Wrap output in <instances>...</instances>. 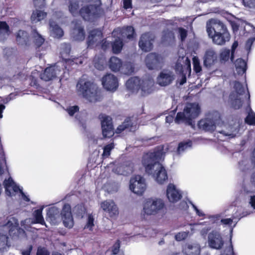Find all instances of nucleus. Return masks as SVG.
Listing matches in <instances>:
<instances>
[{
	"instance_id": "obj_47",
	"label": "nucleus",
	"mask_w": 255,
	"mask_h": 255,
	"mask_svg": "<svg viewBox=\"0 0 255 255\" xmlns=\"http://www.w3.org/2000/svg\"><path fill=\"white\" fill-rule=\"evenodd\" d=\"M189 232H180L175 235L176 241L180 242L186 239L188 236Z\"/></svg>"
},
{
	"instance_id": "obj_31",
	"label": "nucleus",
	"mask_w": 255,
	"mask_h": 255,
	"mask_svg": "<svg viewBox=\"0 0 255 255\" xmlns=\"http://www.w3.org/2000/svg\"><path fill=\"white\" fill-rule=\"evenodd\" d=\"M49 25V29L51 36L56 38H59L63 36V30L54 21H50Z\"/></svg>"
},
{
	"instance_id": "obj_12",
	"label": "nucleus",
	"mask_w": 255,
	"mask_h": 255,
	"mask_svg": "<svg viewBox=\"0 0 255 255\" xmlns=\"http://www.w3.org/2000/svg\"><path fill=\"white\" fill-rule=\"evenodd\" d=\"M175 76L173 72L169 70H162L157 78V83L161 86H166L172 83Z\"/></svg>"
},
{
	"instance_id": "obj_44",
	"label": "nucleus",
	"mask_w": 255,
	"mask_h": 255,
	"mask_svg": "<svg viewBox=\"0 0 255 255\" xmlns=\"http://www.w3.org/2000/svg\"><path fill=\"white\" fill-rule=\"evenodd\" d=\"M122 68L123 73L126 74H130L133 72L134 70L133 65L130 63H126L125 64H123Z\"/></svg>"
},
{
	"instance_id": "obj_3",
	"label": "nucleus",
	"mask_w": 255,
	"mask_h": 255,
	"mask_svg": "<svg viewBox=\"0 0 255 255\" xmlns=\"http://www.w3.org/2000/svg\"><path fill=\"white\" fill-rule=\"evenodd\" d=\"M78 93L90 102H96L102 99V95L97 85L83 79L79 80L77 84Z\"/></svg>"
},
{
	"instance_id": "obj_62",
	"label": "nucleus",
	"mask_w": 255,
	"mask_h": 255,
	"mask_svg": "<svg viewBox=\"0 0 255 255\" xmlns=\"http://www.w3.org/2000/svg\"><path fill=\"white\" fill-rule=\"evenodd\" d=\"M255 40V38H251L248 40L246 44V47L247 50L250 49L251 46Z\"/></svg>"
},
{
	"instance_id": "obj_53",
	"label": "nucleus",
	"mask_w": 255,
	"mask_h": 255,
	"mask_svg": "<svg viewBox=\"0 0 255 255\" xmlns=\"http://www.w3.org/2000/svg\"><path fill=\"white\" fill-rule=\"evenodd\" d=\"M8 26L5 22H0V34H8Z\"/></svg>"
},
{
	"instance_id": "obj_15",
	"label": "nucleus",
	"mask_w": 255,
	"mask_h": 255,
	"mask_svg": "<svg viewBox=\"0 0 255 255\" xmlns=\"http://www.w3.org/2000/svg\"><path fill=\"white\" fill-rule=\"evenodd\" d=\"M154 36L149 33L143 34L138 42L139 47L143 51H149L152 48Z\"/></svg>"
},
{
	"instance_id": "obj_55",
	"label": "nucleus",
	"mask_w": 255,
	"mask_h": 255,
	"mask_svg": "<svg viewBox=\"0 0 255 255\" xmlns=\"http://www.w3.org/2000/svg\"><path fill=\"white\" fill-rule=\"evenodd\" d=\"M129 124L128 122H125L122 125L119 126L116 129V132L118 133H121L122 131L127 129Z\"/></svg>"
},
{
	"instance_id": "obj_64",
	"label": "nucleus",
	"mask_w": 255,
	"mask_h": 255,
	"mask_svg": "<svg viewBox=\"0 0 255 255\" xmlns=\"http://www.w3.org/2000/svg\"><path fill=\"white\" fill-rule=\"evenodd\" d=\"M32 249V247L29 246L26 250L22 252V255H30Z\"/></svg>"
},
{
	"instance_id": "obj_45",
	"label": "nucleus",
	"mask_w": 255,
	"mask_h": 255,
	"mask_svg": "<svg viewBox=\"0 0 255 255\" xmlns=\"http://www.w3.org/2000/svg\"><path fill=\"white\" fill-rule=\"evenodd\" d=\"M94 218L92 215H88L87 223L85 226V229L92 231L94 226Z\"/></svg>"
},
{
	"instance_id": "obj_10",
	"label": "nucleus",
	"mask_w": 255,
	"mask_h": 255,
	"mask_svg": "<svg viewBox=\"0 0 255 255\" xmlns=\"http://www.w3.org/2000/svg\"><path fill=\"white\" fill-rule=\"evenodd\" d=\"M208 244L210 248L220 250L224 246V242L220 233L217 231H212L208 236Z\"/></svg>"
},
{
	"instance_id": "obj_8",
	"label": "nucleus",
	"mask_w": 255,
	"mask_h": 255,
	"mask_svg": "<svg viewBox=\"0 0 255 255\" xmlns=\"http://www.w3.org/2000/svg\"><path fill=\"white\" fill-rule=\"evenodd\" d=\"M145 179L141 176L137 175L131 178L129 189L134 194L142 195L146 189Z\"/></svg>"
},
{
	"instance_id": "obj_32",
	"label": "nucleus",
	"mask_w": 255,
	"mask_h": 255,
	"mask_svg": "<svg viewBox=\"0 0 255 255\" xmlns=\"http://www.w3.org/2000/svg\"><path fill=\"white\" fill-rule=\"evenodd\" d=\"M109 68L114 72L119 71L123 66L122 60L115 56L112 57L109 62Z\"/></svg>"
},
{
	"instance_id": "obj_35",
	"label": "nucleus",
	"mask_w": 255,
	"mask_h": 255,
	"mask_svg": "<svg viewBox=\"0 0 255 255\" xmlns=\"http://www.w3.org/2000/svg\"><path fill=\"white\" fill-rule=\"evenodd\" d=\"M46 16V13L41 10H36L33 12L31 19L33 23H36L43 19Z\"/></svg>"
},
{
	"instance_id": "obj_29",
	"label": "nucleus",
	"mask_w": 255,
	"mask_h": 255,
	"mask_svg": "<svg viewBox=\"0 0 255 255\" xmlns=\"http://www.w3.org/2000/svg\"><path fill=\"white\" fill-rule=\"evenodd\" d=\"M72 36L75 40H83L85 38V33L83 28L79 23H77L73 29Z\"/></svg>"
},
{
	"instance_id": "obj_42",
	"label": "nucleus",
	"mask_w": 255,
	"mask_h": 255,
	"mask_svg": "<svg viewBox=\"0 0 255 255\" xmlns=\"http://www.w3.org/2000/svg\"><path fill=\"white\" fill-rule=\"evenodd\" d=\"M174 36L171 31H164L162 36V41L163 42H169L173 40Z\"/></svg>"
},
{
	"instance_id": "obj_34",
	"label": "nucleus",
	"mask_w": 255,
	"mask_h": 255,
	"mask_svg": "<svg viewBox=\"0 0 255 255\" xmlns=\"http://www.w3.org/2000/svg\"><path fill=\"white\" fill-rule=\"evenodd\" d=\"M235 67L239 74H243L247 70L246 62L241 58L238 59L235 62Z\"/></svg>"
},
{
	"instance_id": "obj_43",
	"label": "nucleus",
	"mask_w": 255,
	"mask_h": 255,
	"mask_svg": "<svg viewBox=\"0 0 255 255\" xmlns=\"http://www.w3.org/2000/svg\"><path fill=\"white\" fill-rule=\"evenodd\" d=\"M191 144L192 143L191 141L180 142L179 144L178 147L177 149L178 153L179 154H180L181 152L190 148L191 146Z\"/></svg>"
},
{
	"instance_id": "obj_26",
	"label": "nucleus",
	"mask_w": 255,
	"mask_h": 255,
	"mask_svg": "<svg viewBox=\"0 0 255 255\" xmlns=\"http://www.w3.org/2000/svg\"><path fill=\"white\" fill-rule=\"evenodd\" d=\"M184 255H200L201 247L196 243H188L185 244L182 249Z\"/></svg>"
},
{
	"instance_id": "obj_13",
	"label": "nucleus",
	"mask_w": 255,
	"mask_h": 255,
	"mask_svg": "<svg viewBox=\"0 0 255 255\" xmlns=\"http://www.w3.org/2000/svg\"><path fill=\"white\" fill-rule=\"evenodd\" d=\"M102 84L106 90L111 91H116L119 86L118 78L112 74H108L103 77Z\"/></svg>"
},
{
	"instance_id": "obj_2",
	"label": "nucleus",
	"mask_w": 255,
	"mask_h": 255,
	"mask_svg": "<svg viewBox=\"0 0 255 255\" xmlns=\"http://www.w3.org/2000/svg\"><path fill=\"white\" fill-rule=\"evenodd\" d=\"M92 1L69 0L68 4L69 11L73 16L80 13L85 20H92L103 12L99 5L92 4Z\"/></svg>"
},
{
	"instance_id": "obj_7",
	"label": "nucleus",
	"mask_w": 255,
	"mask_h": 255,
	"mask_svg": "<svg viewBox=\"0 0 255 255\" xmlns=\"http://www.w3.org/2000/svg\"><path fill=\"white\" fill-rule=\"evenodd\" d=\"M18 227V221L13 217L10 218L7 221L6 224L3 226V230L6 233L4 235L0 236V249L4 250L7 246V232H8L10 236L14 235L17 230Z\"/></svg>"
},
{
	"instance_id": "obj_58",
	"label": "nucleus",
	"mask_w": 255,
	"mask_h": 255,
	"mask_svg": "<svg viewBox=\"0 0 255 255\" xmlns=\"http://www.w3.org/2000/svg\"><path fill=\"white\" fill-rule=\"evenodd\" d=\"M45 0H33L34 4L36 7H42L45 4Z\"/></svg>"
},
{
	"instance_id": "obj_21",
	"label": "nucleus",
	"mask_w": 255,
	"mask_h": 255,
	"mask_svg": "<svg viewBox=\"0 0 255 255\" xmlns=\"http://www.w3.org/2000/svg\"><path fill=\"white\" fill-rule=\"evenodd\" d=\"M3 185L5 190V193L9 196H13L19 193L21 190L10 177L7 180L4 181Z\"/></svg>"
},
{
	"instance_id": "obj_22",
	"label": "nucleus",
	"mask_w": 255,
	"mask_h": 255,
	"mask_svg": "<svg viewBox=\"0 0 255 255\" xmlns=\"http://www.w3.org/2000/svg\"><path fill=\"white\" fill-rule=\"evenodd\" d=\"M101 42H104L102 40V33L101 30L94 29L92 30L88 36V46L93 47L98 45Z\"/></svg>"
},
{
	"instance_id": "obj_57",
	"label": "nucleus",
	"mask_w": 255,
	"mask_h": 255,
	"mask_svg": "<svg viewBox=\"0 0 255 255\" xmlns=\"http://www.w3.org/2000/svg\"><path fill=\"white\" fill-rule=\"evenodd\" d=\"M178 31L180 36L181 40L182 41L184 40L187 36V31L182 28H179L178 29Z\"/></svg>"
},
{
	"instance_id": "obj_20",
	"label": "nucleus",
	"mask_w": 255,
	"mask_h": 255,
	"mask_svg": "<svg viewBox=\"0 0 255 255\" xmlns=\"http://www.w3.org/2000/svg\"><path fill=\"white\" fill-rule=\"evenodd\" d=\"M161 58L155 53L148 54L145 58V63L149 69H153L160 67Z\"/></svg>"
},
{
	"instance_id": "obj_24",
	"label": "nucleus",
	"mask_w": 255,
	"mask_h": 255,
	"mask_svg": "<svg viewBox=\"0 0 255 255\" xmlns=\"http://www.w3.org/2000/svg\"><path fill=\"white\" fill-rule=\"evenodd\" d=\"M58 67V66H54L46 68L44 72L40 76L41 79L45 81L52 80L60 72V70Z\"/></svg>"
},
{
	"instance_id": "obj_5",
	"label": "nucleus",
	"mask_w": 255,
	"mask_h": 255,
	"mask_svg": "<svg viewBox=\"0 0 255 255\" xmlns=\"http://www.w3.org/2000/svg\"><path fill=\"white\" fill-rule=\"evenodd\" d=\"M200 107L196 103H189L186 105L183 112L178 113L175 119L176 123H185L192 125V121L200 114Z\"/></svg>"
},
{
	"instance_id": "obj_23",
	"label": "nucleus",
	"mask_w": 255,
	"mask_h": 255,
	"mask_svg": "<svg viewBox=\"0 0 255 255\" xmlns=\"http://www.w3.org/2000/svg\"><path fill=\"white\" fill-rule=\"evenodd\" d=\"M43 209V207L40 209L35 211L33 213V216L34 217L35 220L33 221L30 219H27L24 221L21 222V226H23L25 229H27V225L26 224H35V223H39L40 224L43 225L45 224L44 219L43 218L42 212Z\"/></svg>"
},
{
	"instance_id": "obj_59",
	"label": "nucleus",
	"mask_w": 255,
	"mask_h": 255,
	"mask_svg": "<svg viewBox=\"0 0 255 255\" xmlns=\"http://www.w3.org/2000/svg\"><path fill=\"white\" fill-rule=\"evenodd\" d=\"M243 1L245 6L251 7L254 5L255 0H243Z\"/></svg>"
},
{
	"instance_id": "obj_37",
	"label": "nucleus",
	"mask_w": 255,
	"mask_h": 255,
	"mask_svg": "<svg viewBox=\"0 0 255 255\" xmlns=\"http://www.w3.org/2000/svg\"><path fill=\"white\" fill-rule=\"evenodd\" d=\"M121 33L122 39L126 37H127L128 39H130L134 35V29L131 26H128L123 28Z\"/></svg>"
},
{
	"instance_id": "obj_61",
	"label": "nucleus",
	"mask_w": 255,
	"mask_h": 255,
	"mask_svg": "<svg viewBox=\"0 0 255 255\" xmlns=\"http://www.w3.org/2000/svg\"><path fill=\"white\" fill-rule=\"evenodd\" d=\"M238 43L237 41H235L233 45H232V53H231V59L232 61L233 60V59H234V53L236 50V49L237 48V47H238Z\"/></svg>"
},
{
	"instance_id": "obj_33",
	"label": "nucleus",
	"mask_w": 255,
	"mask_h": 255,
	"mask_svg": "<svg viewBox=\"0 0 255 255\" xmlns=\"http://www.w3.org/2000/svg\"><path fill=\"white\" fill-rule=\"evenodd\" d=\"M16 40L18 44L26 45L29 42V37L26 31L20 30L16 34Z\"/></svg>"
},
{
	"instance_id": "obj_1",
	"label": "nucleus",
	"mask_w": 255,
	"mask_h": 255,
	"mask_svg": "<svg viewBox=\"0 0 255 255\" xmlns=\"http://www.w3.org/2000/svg\"><path fill=\"white\" fill-rule=\"evenodd\" d=\"M163 153L161 150L149 152L143 156L142 164L146 172L152 176L159 184H163L167 181V172L159 161L161 159Z\"/></svg>"
},
{
	"instance_id": "obj_36",
	"label": "nucleus",
	"mask_w": 255,
	"mask_h": 255,
	"mask_svg": "<svg viewBox=\"0 0 255 255\" xmlns=\"http://www.w3.org/2000/svg\"><path fill=\"white\" fill-rule=\"evenodd\" d=\"M248 116H247L245 122L249 125H255V113L251 109L250 103H249L248 108L247 109Z\"/></svg>"
},
{
	"instance_id": "obj_17",
	"label": "nucleus",
	"mask_w": 255,
	"mask_h": 255,
	"mask_svg": "<svg viewBox=\"0 0 255 255\" xmlns=\"http://www.w3.org/2000/svg\"><path fill=\"white\" fill-rule=\"evenodd\" d=\"M166 196L170 202L178 201L182 197L181 191L173 184H169L166 189Z\"/></svg>"
},
{
	"instance_id": "obj_11",
	"label": "nucleus",
	"mask_w": 255,
	"mask_h": 255,
	"mask_svg": "<svg viewBox=\"0 0 255 255\" xmlns=\"http://www.w3.org/2000/svg\"><path fill=\"white\" fill-rule=\"evenodd\" d=\"M206 29L208 35L227 30L221 21L216 19H212L207 22Z\"/></svg>"
},
{
	"instance_id": "obj_51",
	"label": "nucleus",
	"mask_w": 255,
	"mask_h": 255,
	"mask_svg": "<svg viewBox=\"0 0 255 255\" xmlns=\"http://www.w3.org/2000/svg\"><path fill=\"white\" fill-rule=\"evenodd\" d=\"M193 63L194 70L196 73L200 72L202 70V68L200 65V62H199V59L197 58L194 57L193 58Z\"/></svg>"
},
{
	"instance_id": "obj_41",
	"label": "nucleus",
	"mask_w": 255,
	"mask_h": 255,
	"mask_svg": "<svg viewBox=\"0 0 255 255\" xmlns=\"http://www.w3.org/2000/svg\"><path fill=\"white\" fill-rule=\"evenodd\" d=\"M71 50L70 46L67 44H63L61 46L60 54L63 59L67 60V57L69 55Z\"/></svg>"
},
{
	"instance_id": "obj_40",
	"label": "nucleus",
	"mask_w": 255,
	"mask_h": 255,
	"mask_svg": "<svg viewBox=\"0 0 255 255\" xmlns=\"http://www.w3.org/2000/svg\"><path fill=\"white\" fill-rule=\"evenodd\" d=\"M32 37L35 44L37 46H40L44 41V39L39 34L36 30H33L32 32Z\"/></svg>"
},
{
	"instance_id": "obj_46",
	"label": "nucleus",
	"mask_w": 255,
	"mask_h": 255,
	"mask_svg": "<svg viewBox=\"0 0 255 255\" xmlns=\"http://www.w3.org/2000/svg\"><path fill=\"white\" fill-rule=\"evenodd\" d=\"M221 60L224 61H228L231 58L230 51L229 49H223L220 53Z\"/></svg>"
},
{
	"instance_id": "obj_52",
	"label": "nucleus",
	"mask_w": 255,
	"mask_h": 255,
	"mask_svg": "<svg viewBox=\"0 0 255 255\" xmlns=\"http://www.w3.org/2000/svg\"><path fill=\"white\" fill-rule=\"evenodd\" d=\"M94 66L97 69L99 70H102L104 68L105 60L103 58H101L99 59L98 62H97V58L95 57L94 60Z\"/></svg>"
},
{
	"instance_id": "obj_60",
	"label": "nucleus",
	"mask_w": 255,
	"mask_h": 255,
	"mask_svg": "<svg viewBox=\"0 0 255 255\" xmlns=\"http://www.w3.org/2000/svg\"><path fill=\"white\" fill-rule=\"evenodd\" d=\"M37 255H49V254L44 248H38Z\"/></svg>"
},
{
	"instance_id": "obj_63",
	"label": "nucleus",
	"mask_w": 255,
	"mask_h": 255,
	"mask_svg": "<svg viewBox=\"0 0 255 255\" xmlns=\"http://www.w3.org/2000/svg\"><path fill=\"white\" fill-rule=\"evenodd\" d=\"M192 205L198 216H199V217H203L205 216V214L203 213L202 211L198 209L197 208V207L194 204H192Z\"/></svg>"
},
{
	"instance_id": "obj_25",
	"label": "nucleus",
	"mask_w": 255,
	"mask_h": 255,
	"mask_svg": "<svg viewBox=\"0 0 255 255\" xmlns=\"http://www.w3.org/2000/svg\"><path fill=\"white\" fill-rule=\"evenodd\" d=\"M154 81L152 79H147L140 80L139 89L141 90V94L144 96L148 95L153 91Z\"/></svg>"
},
{
	"instance_id": "obj_9",
	"label": "nucleus",
	"mask_w": 255,
	"mask_h": 255,
	"mask_svg": "<svg viewBox=\"0 0 255 255\" xmlns=\"http://www.w3.org/2000/svg\"><path fill=\"white\" fill-rule=\"evenodd\" d=\"M100 207L105 215H107L111 218L116 219L119 215L118 207L112 200H107L101 202Z\"/></svg>"
},
{
	"instance_id": "obj_56",
	"label": "nucleus",
	"mask_w": 255,
	"mask_h": 255,
	"mask_svg": "<svg viewBox=\"0 0 255 255\" xmlns=\"http://www.w3.org/2000/svg\"><path fill=\"white\" fill-rule=\"evenodd\" d=\"M120 247V243L118 240L113 247L112 252L114 255H117L119 253Z\"/></svg>"
},
{
	"instance_id": "obj_54",
	"label": "nucleus",
	"mask_w": 255,
	"mask_h": 255,
	"mask_svg": "<svg viewBox=\"0 0 255 255\" xmlns=\"http://www.w3.org/2000/svg\"><path fill=\"white\" fill-rule=\"evenodd\" d=\"M234 217L232 218H227V219H222L221 220V222L225 225H231L233 223V219L236 217H238V215L236 214V213H235L233 214Z\"/></svg>"
},
{
	"instance_id": "obj_19",
	"label": "nucleus",
	"mask_w": 255,
	"mask_h": 255,
	"mask_svg": "<svg viewBox=\"0 0 255 255\" xmlns=\"http://www.w3.org/2000/svg\"><path fill=\"white\" fill-rule=\"evenodd\" d=\"M217 54L214 49L209 48L207 49L203 58L204 66L207 67L211 66L217 61Z\"/></svg>"
},
{
	"instance_id": "obj_49",
	"label": "nucleus",
	"mask_w": 255,
	"mask_h": 255,
	"mask_svg": "<svg viewBox=\"0 0 255 255\" xmlns=\"http://www.w3.org/2000/svg\"><path fill=\"white\" fill-rule=\"evenodd\" d=\"M114 147V143H111L105 146L103 156L104 157H107L110 154L111 150Z\"/></svg>"
},
{
	"instance_id": "obj_4",
	"label": "nucleus",
	"mask_w": 255,
	"mask_h": 255,
	"mask_svg": "<svg viewBox=\"0 0 255 255\" xmlns=\"http://www.w3.org/2000/svg\"><path fill=\"white\" fill-rule=\"evenodd\" d=\"M250 97L249 93H245V87L240 83L235 81L233 91L229 97V103L233 108L239 109L242 106L245 100L248 99L250 102Z\"/></svg>"
},
{
	"instance_id": "obj_28",
	"label": "nucleus",
	"mask_w": 255,
	"mask_h": 255,
	"mask_svg": "<svg viewBox=\"0 0 255 255\" xmlns=\"http://www.w3.org/2000/svg\"><path fill=\"white\" fill-rule=\"evenodd\" d=\"M198 127L205 130L213 131L216 128V123L210 119L201 120L198 123Z\"/></svg>"
},
{
	"instance_id": "obj_38",
	"label": "nucleus",
	"mask_w": 255,
	"mask_h": 255,
	"mask_svg": "<svg viewBox=\"0 0 255 255\" xmlns=\"http://www.w3.org/2000/svg\"><path fill=\"white\" fill-rule=\"evenodd\" d=\"M8 172L5 157L3 152L0 153V175Z\"/></svg>"
},
{
	"instance_id": "obj_27",
	"label": "nucleus",
	"mask_w": 255,
	"mask_h": 255,
	"mask_svg": "<svg viewBox=\"0 0 255 255\" xmlns=\"http://www.w3.org/2000/svg\"><path fill=\"white\" fill-rule=\"evenodd\" d=\"M59 210L56 207L49 209L47 213V220L52 225L56 224L59 220Z\"/></svg>"
},
{
	"instance_id": "obj_6",
	"label": "nucleus",
	"mask_w": 255,
	"mask_h": 255,
	"mask_svg": "<svg viewBox=\"0 0 255 255\" xmlns=\"http://www.w3.org/2000/svg\"><path fill=\"white\" fill-rule=\"evenodd\" d=\"M164 201L157 198L146 199L143 203L142 214L143 215H155L163 210Z\"/></svg>"
},
{
	"instance_id": "obj_18",
	"label": "nucleus",
	"mask_w": 255,
	"mask_h": 255,
	"mask_svg": "<svg viewBox=\"0 0 255 255\" xmlns=\"http://www.w3.org/2000/svg\"><path fill=\"white\" fill-rule=\"evenodd\" d=\"M208 36L212 38L214 43L220 45H224L230 39V35L227 30Z\"/></svg>"
},
{
	"instance_id": "obj_30",
	"label": "nucleus",
	"mask_w": 255,
	"mask_h": 255,
	"mask_svg": "<svg viewBox=\"0 0 255 255\" xmlns=\"http://www.w3.org/2000/svg\"><path fill=\"white\" fill-rule=\"evenodd\" d=\"M140 80L137 77H132L128 79L126 83L127 88L134 92L139 89Z\"/></svg>"
},
{
	"instance_id": "obj_39",
	"label": "nucleus",
	"mask_w": 255,
	"mask_h": 255,
	"mask_svg": "<svg viewBox=\"0 0 255 255\" xmlns=\"http://www.w3.org/2000/svg\"><path fill=\"white\" fill-rule=\"evenodd\" d=\"M123 46L122 38L116 39L112 44V49L114 53H119L121 52Z\"/></svg>"
},
{
	"instance_id": "obj_48",
	"label": "nucleus",
	"mask_w": 255,
	"mask_h": 255,
	"mask_svg": "<svg viewBox=\"0 0 255 255\" xmlns=\"http://www.w3.org/2000/svg\"><path fill=\"white\" fill-rule=\"evenodd\" d=\"M220 132L226 136H229L230 137H233L237 133L238 129L236 128H232L231 130L230 131L222 130Z\"/></svg>"
},
{
	"instance_id": "obj_14",
	"label": "nucleus",
	"mask_w": 255,
	"mask_h": 255,
	"mask_svg": "<svg viewBox=\"0 0 255 255\" xmlns=\"http://www.w3.org/2000/svg\"><path fill=\"white\" fill-rule=\"evenodd\" d=\"M101 126L102 134L104 137H111L114 135V128L110 117L107 116L102 117Z\"/></svg>"
},
{
	"instance_id": "obj_16",
	"label": "nucleus",
	"mask_w": 255,
	"mask_h": 255,
	"mask_svg": "<svg viewBox=\"0 0 255 255\" xmlns=\"http://www.w3.org/2000/svg\"><path fill=\"white\" fill-rule=\"evenodd\" d=\"M61 217L64 226L67 228H71L74 225L73 217L71 212V207L69 204H65L63 206Z\"/></svg>"
},
{
	"instance_id": "obj_50",
	"label": "nucleus",
	"mask_w": 255,
	"mask_h": 255,
	"mask_svg": "<svg viewBox=\"0 0 255 255\" xmlns=\"http://www.w3.org/2000/svg\"><path fill=\"white\" fill-rule=\"evenodd\" d=\"M79 110V108L78 106H70L66 109V111L70 116H72L76 113H78Z\"/></svg>"
}]
</instances>
